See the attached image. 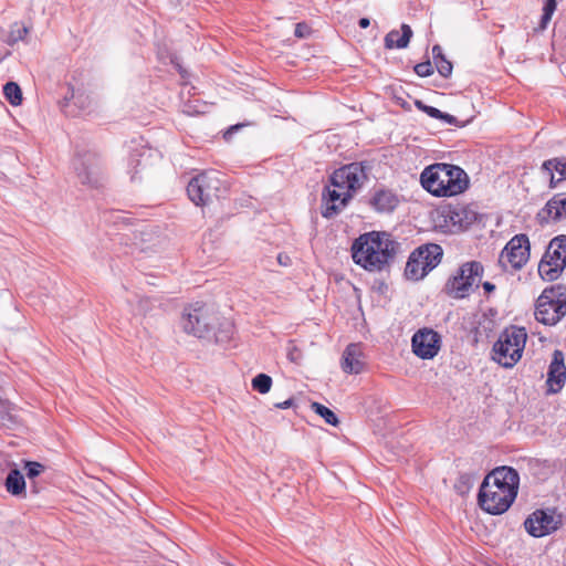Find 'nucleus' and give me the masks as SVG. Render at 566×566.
<instances>
[{
  "label": "nucleus",
  "instance_id": "obj_25",
  "mask_svg": "<svg viewBox=\"0 0 566 566\" xmlns=\"http://www.w3.org/2000/svg\"><path fill=\"white\" fill-rule=\"evenodd\" d=\"M3 94L8 102L13 106L20 105L22 102V92L15 82H8L3 86Z\"/></svg>",
  "mask_w": 566,
  "mask_h": 566
},
{
  "label": "nucleus",
  "instance_id": "obj_20",
  "mask_svg": "<svg viewBox=\"0 0 566 566\" xmlns=\"http://www.w3.org/2000/svg\"><path fill=\"white\" fill-rule=\"evenodd\" d=\"M371 206L379 212H390L399 203L398 197L390 190H378L370 200Z\"/></svg>",
  "mask_w": 566,
  "mask_h": 566
},
{
  "label": "nucleus",
  "instance_id": "obj_18",
  "mask_svg": "<svg viewBox=\"0 0 566 566\" xmlns=\"http://www.w3.org/2000/svg\"><path fill=\"white\" fill-rule=\"evenodd\" d=\"M342 368L348 374H359L364 368L358 344H349L343 353Z\"/></svg>",
  "mask_w": 566,
  "mask_h": 566
},
{
  "label": "nucleus",
  "instance_id": "obj_17",
  "mask_svg": "<svg viewBox=\"0 0 566 566\" xmlns=\"http://www.w3.org/2000/svg\"><path fill=\"white\" fill-rule=\"evenodd\" d=\"M446 218L457 230H464L476 221L478 214L468 206H457L449 209Z\"/></svg>",
  "mask_w": 566,
  "mask_h": 566
},
{
  "label": "nucleus",
  "instance_id": "obj_40",
  "mask_svg": "<svg viewBox=\"0 0 566 566\" xmlns=\"http://www.w3.org/2000/svg\"><path fill=\"white\" fill-rule=\"evenodd\" d=\"M545 172L549 176V184H551L549 186H551V188H555V187H556V185H557L560 180H563V179H564L562 176H560L558 179H555V176L553 175V171H551V172H549V171H545Z\"/></svg>",
  "mask_w": 566,
  "mask_h": 566
},
{
  "label": "nucleus",
  "instance_id": "obj_19",
  "mask_svg": "<svg viewBox=\"0 0 566 566\" xmlns=\"http://www.w3.org/2000/svg\"><path fill=\"white\" fill-rule=\"evenodd\" d=\"M547 214L554 221L566 218V192L556 193L549 199L539 216Z\"/></svg>",
  "mask_w": 566,
  "mask_h": 566
},
{
  "label": "nucleus",
  "instance_id": "obj_4",
  "mask_svg": "<svg viewBox=\"0 0 566 566\" xmlns=\"http://www.w3.org/2000/svg\"><path fill=\"white\" fill-rule=\"evenodd\" d=\"M422 187L436 197H453L469 187V177L459 166L438 163L423 169L420 175Z\"/></svg>",
  "mask_w": 566,
  "mask_h": 566
},
{
  "label": "nucleus",
  "instance_id": "obj_5",
  "mask_svg": "<svg viewBox=\"0 0 566 566\" xmlns=\"http://www.w3.org/2000/svg\"><path fill=\"white\" fill-rule=\"evenodd\" d=\"M527 334L525 328L511 326L501 333L493 345L492 358L505 368H512L522 357Z\"/></svg>",
  "mask_w": 566,
  "mask_h": 566
},
{
  "label": "nucleus",
  "instance_id": "obj_23",
  "mask_svg": "<svg viewBox=\"0 0 566 566\" xmlns=\"http://www.w3.org/2000/svg\"><path fill=\"white\" fill-rule=\"evenodd\" d=\"M18 423L14 406L7 400H0V427L11 429Z\"/></svg>",
  "mask_w": 566,
  "mask_h": 566
},
{
  "label": "nucleus",
  "instance_id": "obj_1",
  "mask_svg": "<svg viewBox=\"0 0 566 566\" xmlns=\"http://www.w3.org/2000/svg\"><path fill=\"white\" fill-rule=\"evenodd\" d=\"M367 180L366 168L363 163H352L336 169L328 186L322 195V216L331 219L337 216L352 200L353 192L361 188Z\"/></svg>",
  "mask_w": 566,
  "mask_h": 566
},
{
  "label": "nucleus",
  "instance_id": "obj_39",
  "mask_svg": "<svg viewBox=\"0 0 566 566\" xmlns=\"http://www.w3.org/2000/svg\"><path fill=\"white\" fill-rule=\"evenodd\" d=\"M432 54L434 61L441 60V57H446L442 53V48L438 44L432 48Z\"/></svg>",
  "mask_w": 566,
  "mask_h": 566
},
{
  "label": "nucleus",
  "instance_id": "obj_11",
  "mask_svg": "<svg viewBox=\"0 0 566 566\" xmlns=\"http://www.w3.org/2000/svg\"><path fill=\"white\" fill-rule=\"evenodd\" d=\"M213 318L206 305L197 302L185 308L182 314V328L196 337H206L212 327Z\"/></svg>",
  "mask_w": 566,
  "mask_h": 566
},
{
  "label": "nucleus",
  "instance_id": "obj_43",
  "mask_svg": "<svg viewBox=\"0 0 566 566\" xmlns=\"http://www.w3.org/2000/svg\"><path fill=\"white\" fill-rule=\"evenodd\" d=\"M483 289L486 293H491L495 290V285L492 284L491 282H484L483 283Z\"/></svg>",
  "mask_w": 566,
  "mask_h": 566
},
{
  "label": "nucleus",
  "instance_id": "obj_26",
  "mask_svg": "<svg viewBox=\"0 0 566 566\" xmlns=\"http://www.w3.org/2000/svg\"><path fill=\"white\" fill-rule=\"evenodd\" d=\"M28 33L29 28L21 23L15 22L11 25L10 32L6 41L9 45H14L17 42L24 40Z\"/></svg>",
  "mask_w": 566,
  "mask_h": 566
},
{
  "label": "nucleus",
  "instance_id": "obj_6",
  "mask_svg": "<svg viewBox=\"0 0 566 566\" xmlns=\"http://www.w3.org/2000/svg\"><path fill=\"white\" fill-rule=\"evenodd\" d=\"M442 255V248L438 244L429 243L419 247L410 254L405 275L409 280H421L441 262Z\"/></svg>",
  "mask_w": 566,
  "mask_h": 566
},
{
  "label": "nucleus",
  "instance_id": "obj_2",
  "mask_svg": "<svg viewBox=\"0 0 566 566\" xmlns=\"http://www.w3.org/2000/svg\"><path fill=\"white\" fill-rule=\"evenodd\" d=\"M520 476L510 467H500L489 473L479 492L481 509L497 515L506 512L517 495Z\"/></svg>",
  "mask_w": 566,
  "mask_h": 566
},
{
  "label": "nucleus",
  "instance_id": "obj_34",
  "mask_svg": "<svg viewBox=\"0 0 566 566\" xmlns=\"http://www.w3.org/2000/svg\"><path fill=\"white\" fill-rule=\"evenodd\" d=\"M415 72L421 77L430 76L433 73L431 62L428 60L426 62L418 63L415 65Z\"/></svg>",
  "mask_w": 566,
  "mask_h": 566
},
{
  "label": "nucleus",
  "instance_id": "obj_3",
  "mask_svg": "<svg viewBox=\"0 0 566 566\" xmlns=\"http://www.w3.org/2000/svg\"><path fill=\"white\" fill-rule=\"evenodd\" d=\"M398 243L386 232H369L357 238L352 245L356 264L375 272L381 271L394 259Z\"/></svg>",
  "mask_w": 566,
  "mask_h": 566
},
{
  "label": "nucleus",
  "instance_id": "obj_45",
  "mask_svg": "<svg viewBox=\"0 0 566 566\" xmlns=\"http://www.w3.org/2000/svg\"><path fill=\"white\" fill-rule=\"evenodd\" d=\"M280 264L282 265H289V262H290V258L289 256H283V255H279L277 258Z\"/></svg>",
  "mask_w": 566,
  "mask_h": 566
},
{
  "label": "nucleus",
  "instance_id": "obj_35",
  "mask_svg": "<svg viewBox=\"0 0 566 566\" xmlns=\"http://www.w3.org/2000/svg\"><path fill=\"white\" fill-rule=\"evenodd\" d=\"M294 34L297 38H306L310 34V28L305 23H297Z\"/></svg>",
  "mask_w": 566,
  "mask_h": 566
},
{
  "label": "nucleus",
  "instance_id": "obj_36",
  "mask_svg": "<svg viewBox=\"0 0 566 566\" xmlns=\"http://www.w3.org/2000/svg\"><path fill=\"white\" fill-rule=\"evenodd\" d=\"M423 112L432 118L439 119L442 116V112L433 106L423 107Z\"/></svg>",
  "mask_w": 566,
  "mask_h": 566
},
{
  "label": "nucleus",
  "instance_id": "obj_10",
  "mask_svg": "<svg viewBox=\"0 0 566 566\" xmlns=\"http://www.w3.org/2000/svg\"><path fill=\"white\" fill-rule=\"evenodd\" d=\"M221 180L217 172L206 171L193 177L187 187L189 199L196 206H206L213 199L219 198Z\"/></svg>",
  "mask_w": 566,
  "mask_h": 566
},
{
  "label": "nucleus",
  "instance_id": "obj_47",
  "mask_svg": "<svg viewBox=\"0 0 566 566\" xmlns=\"http://www.w3.org/2000/svg\"><path fill=\"white\" fill-rule=\"evenodd\" d=\"M416 106L418 109L422 111L423 112V107H427L428 105H426L423 102L421 101H416Z\"/></svg>",
  "mask_w": 566,
  "mask_h": 566
},
{
  "label": "nucleus",
  "instance_id": "obj_46",
  "mask_svg": "<svg viewBox=\"0 0 566 566\" xmlns=\"http://www.w3.org/2000/svg\"><path fill=\"white\" fill-rule=\"evenodd\" d=\"M148 303V300H140L139 301V306H140V312H146V307H145V304Z\"/></svg>",
  "mask_w": 566,
  "mask_h": 566
},
{
  "label": "nucleus",
  "instance_id": "obj_27",
  "mask_svg": "<svg viewBox=\"0 0 566 566\" xmlns=\"http://www.w3.org/2000/svg\"><path fill=\"white\" fill-rule=\"evenodd\" d=\"M543 171H557L559 176L566 178V158H553L542 165Z\"/></svg>",
  "mask_w": 566,
  "mask_h": 566
},
{
  "label": "nucleus",
  "instance_id": "obj_37",
  "mask_svg": "<svg viewBox=\"0 0 566 566\" xmlns=\"http://www.w3.org/2000/svg\"><path fill=\"white\" fill-rule=\"evenodd\" d=\"M241 127H243L242 124H237L231 126L228 130L224 132L223 137L226 140H230L231 136L239 130Z\"/></svg>",
  "mask_w": 566,
  "mask_h": 566
},
{
  "label": "nucleus",
  "instance_id": "obj_44",
  "mask_svg": "<svg viewBox=\"0 0 566 566\" xmlns=\"http://www.w3.org/2000/svg\"><path fill=\"white\" fill-rule=\"evenodd\" d=\"M9 51L0 44V62L9 55Z\"/></svg>",
  "mask_w": 566,
  "mask_h": 566
},
{
  "label": "nucleus",
  "instance_id": "obj_22",
  "mask_svg": "<svg viewBox=\"0 0 566 566\" xmlns=\"http://www.w3.org/2000/svg\"><path fill=\"white\" fill-rule=\"evenodd\" d=\"M4 484L7 491L12 495H21L25 492V480L18 469H12L9 471Z\"/></svg>",
  "mask_w": 566,
  "mask_h": 566
},
{
  "label": "nucleus",
  "instance_id": "obj_24",
  "mask_svg": "<svg viewBox=\"0 0 566 566\" xmlns=\"http://www.w3.org/2000/svg\"><path fill=\"white\" fill-rule=\"evenodd\" d=\"M311 409L316 415L322 417L326 423L334 426V427L338 426L339 420H338L337 416L335 415V412L333 410H331L329 408L325 407L324 405H322L319 402H312Z\"/></svg>",
  "mask_w": 566,
  "mask_h": 566
},
{
  "label": "nucleus",
  "instance_id": "obj_15",
  "mask_svg": "<svg viewBox=\"0 0 566 566\" xmlns=\"http://www.w3.org/2000/svg\"><path fill=\"white\" fill-rule=\"evenodd\" d=\"M412 352L422 359L433 358L440 349V335L433 329H419L411 339Z\"/></svg>",
  "mask_w": 566,
  "mask_h": 566
},
{
  "label": "nucleus",
  "instance_id": "obj_28",
  "mask_svg": "<svg viewBox=\"0 0 566 566\" xmlns=\"http://www.w3.org/2000/svg\"><path fill=\"white\" fill-rule=\"evenodd\" d=\"M556 8H557L556 0H545L544 7H543V14L541 18V23H539V30H545L547 28V24L549 23Z\"/></svg>",
  "mask_w": 566,
  "mask_h": 566
},
{
  "label": "nucleus",
  "instance_id": "obj_41",
  "mask_svg": "<svg viewBox=\"0 0 566 566\" xmlns=\"http://www.w3.org/2000/svg\"><path fill=\"white\" fill-rule=\"evenodd\" d=\"M292 405H293V400L292 399H287V400H285L283 402L276 403L275 407L280 408V409H287V408L292 407Z\"/></svg>",
  "mask_w": 566,
  "mask_h": 566
},
{
  "label": "nucleus",
  "instance_id": "obj_32",
  "mask_svg": "<svg viewBox=\"0 0 566 566\" xmlns=\"http://www.w3.org/2000/svg\"><path fill=\"white\" fill-rule=\"evenodd\" d=\"M24 469H25L27 476L30 480H33L44 471V465L39 462H34V461H25Z\"/></svg>",
  "mask_w": 566,
  "mask_h": 566
},
{
  "label": "nucleus",
  "instance_id": "obj_13",
  "mask_svg": "<svg viewBox=\"0 0 566 566\" xmlns=\"http://www.w3.org/2000/svg\"><path fill=\"white\" fill-rule=\"evenodd\" d=\"M562 524V516L554 511L537 510L533 512L524 522L526 532L534 537L546 536Z\"/></svg>",
  "mask_w": 566,
  "mask_h": 566
},
{
  "label": "nucleus",
  "instance_id": "obj_14",
  "mask_svg": "<svg viewBox=\"0 0 566 566\" xmlns=\"http://www.w3.org/2000/svg\"><path fill=\"white\" fill-rule=\"evenodd\" d=\"M74 169L82 185L96 188L101 185L99 160L93 153H85L74 159Z\"/></svg>",
  "mask_w": 566,
  "mask_h": 566
},
{
  "label": "nucleus",
  "instance_id": "obj_38",
  "mask_svg": "<svg viewBox=\"0 0 566 566\" xmlns=\"http://www.w3.org/2000/svg\"><path fill=\"white\" fill-rule=\"evenodd\" d=\"M439 119L444 120L446 123L451 124V125H458L457 117H454L453 115L448 114V113L442 112V116H440Z\"/></svg>",
  "mask_w": 566,
  "mask_h": 566
},
{
  "label": "nucleus",
  "instance_id": "obj_7",
  "mask_svg": "<svg viewBox=\"0 0 566 566\" xmlns=\"http://www.w3.org/2000/svg\"><path fill=\"white\" fill-rule=\"evenodd\" d=\"M483 274V266L480 262H467L459 268L457 274L448 280L444 292L454 298H464L480 282Z\"/></svg>",
  "mask_w": 566,
  "mask_h": 566
},
{
  "label": "nucleus",
  "instance_id": "obj_30",
  "mask_svg": "<svg viewBox=\"0 0 566 566\" xmlns=\"http://www.w3.org/2000/svg\"><path fill=\"white\" fill-rule=\"evenodd\" d=\"M472 484H473L472 475L464 473V474H461L457 479V481L454 483V489L459 494L464 495L470 491Z\"/></svg>",
  "mask_w": 566,
  "mask_h": 566
},
{
  "label": "nucleus",
  "instance_id": "obj_8",
  "mask_svg": "<svg viewBox=\"0 0 566 566\" xmlns=\"http://www.w3.org/2000/svg\"><path fill=\"white\" fill-rule=\"evenodd\" d=\"M535 318L544 325H556L566 315V298L555 289H545L535 306Z\"/></svg>",
  "mask_w": 566,
  "mask_h": 566
},
{
  "label": "nucleus",
  "instance_id": "obj_16",
  "mask_svg": "<svg viewBox=\"0 0 566 566\" xmlns=\"http://www.w3.org/2000/svg\"><path fill=\"white\" fill-rule=\"evenodd\" d=\"M566 379V366L564 364V355L560 350L556 349L553 354V359L548 368L547 385L551 392H557L563 387Z\"/></svg>",
  "mask_w": 566,
  "mask_h": 566
},
{
  "label": "nucleus",
  "instance_id": "obj_33",
  "mask_svg": "<svg viewBox=\"0 0 566 566\" xmlns=\"http://www.w3.org/2000/svg\"><path fill=\"white\" fill-rule=\"evenodd\" d=\"M439 74L443 77H449L452 73V63L446 57L434 61Z\"/></svg>",
  "mask_w": 566,
  "mask_h": 566
},
{
  "label": "nucleus",
  "instance_id": "obj_42",
  "mask_svg": "<svg viewBox=\"0 0 566 566\" xmlns=\"http://www.w3.org/2000/svg\"><path fill=\"white\" fill-rule=\"evenodd\" d=\"M358 24L361 29H366L370 25V20L368 18H360Z\"/></svg>",
  "mask_w": 566,
  "mask_h": 566
},
{
  "label": "nucleus",
  "instance_id": "obj_29",
  "mask_svg": "<svg viewBox=\"0 0 566 566\" xmlns=\"http://www.w3.org/2000/svg\"><path fill=\"white\" fill-rule=\"evenodd\" d=\"M272 386V379L266 374H259L252 379V387L260 394H266Z\"/></svg>",
  "mask_w": 566,
  "mask_h": 566
},
{
  "label": "nucleus",
  "instance_id": "obj_21",
  "mask_svg": "<svg viewBox=\"0 0 566 566\" xmlns=\"http://www.w3.org/2000/svg\"><path fill=\"white\" fill-rule=\"evenodd\" d=\"M412 36V30L408 24L401 25V33L397 30H392L385 36L386 49H405L408 46Z\"/></svg>",
  "mask_w": 566,
  "mask_h": 566
},
{
  "label": "nucleus",
  "instance_id": "obj_12",
  "mask_svg": "<svg viewBox=\"0 0 566 566\" xmlns=\"http://www.w3.org/2000/svg\"><path fill=\"white\" fill-rule=\"evenodd\" d=\"M530 258V241L526 234H517L513 237L504 247L500 254L499 263L507 270L511 266L513 270L522 269Z\"/></svg>",
  "mask_w": 566,
  "mask_h": 566
},
{
  "label": "nucleus",
  "instance_id": "obj_31",
  "mask_svg": "<svg viewBox=\"0 0 566 566\" xmlns=\"http://www.w3.org/2000/svg\"><path fill=\"white\" fill-rule=\"evenodd\" d=\"M149 156H146V151L138 154V155H132L129 159V165L135 169V174L138 172V168L142 170L145 169L148 166Z\"/></svg>",
  "mask_w": 566,
  "mask_h": 566
},
{
  "label": "nucleus",
  "instance_id": "obj_9",
  "mask_svg": "<svg viewBox=\"0 0 566 566\" xmlns=\"http://www.w3.org/2000/svg\"><path fill=\"white\" fill-rule=\"evenodd\" d=\"M566 266V235L554 238L538 264V273L546 281L556 280Z\"/></svg>",
  "mask_w": 566,
  "mask_h": 566
}]
</instances>
